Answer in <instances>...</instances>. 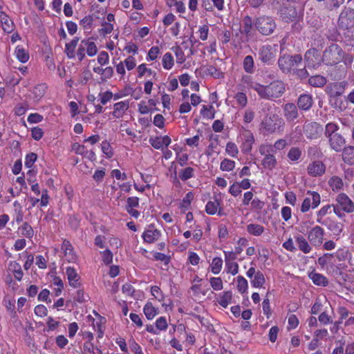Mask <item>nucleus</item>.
Wrapping results in <instances>:
<instances>
[{
  "label": "nucleus",
  "mask_w": 354,
  "mask_h": 354,
  "mask_svg": "<svg viewBox=\"0 0 354 354\" xmlns=\"http://www.w3.org/2000/svg\"><path fill=\"white\" fill-rule=\"evenodd\" d=\"M250 88L257 91L264 99L272 100L281 97L285 92V85L281 81H274L269 85L263 86L257 82H252Z\"/></svg>",
  "instance_id": "f257e3e1"
},
{
  "label": "nucleus",
  "mask_w": 354,
  "mask_h": 354,
  "mask_svg": "<svg viewBox=\"0 0 354 354\" xmlns=\"http://www.w3.org/2000/svg\"><path fill=\"white\" fill-rule=\"evenodd\" d=\"M278 66L285 74L292 73L295 68L302 63V57L300 54H283L278 59Z\"/></svg>",
  "instance_id": "f03ea898"
},
{
  "label": "nucleus",
  "mask_w": 354,
  "mask_h": 354,
  "mask_svg": "<svg viewBox=\"0 0 354 354\" xmlns=\"http://www.w3.org/2000/svg\"><path fill=\"white\" fill-rule=\"evenodd\" d=\"M344 55L342 48L337 44H333L324 50L322 61L326 65H335L342 60Z\"/></svg>",
  "instance_id": "7ed1b4c3"
},
{
  "label": "nucleus",
  "mask_w": 354,
  "mask_h": 354,
  "mask_svg": "<svg viewBox=\"0 0 354 354\" xmlns=\"http://www.w3.org/2000/svg\"><path fill=\"white\" fill-rule=\"evenodd\" d=\"M261 126L268 133H281L283 131L285 122L278 115L272 114L265 117Z\"/></svg>",
  "instance_id": "20e7f679"
},
{
  "label": "nucleus",
  "mask_w": 354,
  "mask_h": 354,
  "mask_svg": "<svg viewBox=\"0 0 354 354\" xmlns=\"http://www.w3.org/2000/svg\"><path fill=\"white\" fill-rule=\"evenodd\" d=\"M254 25L261 35L266 36L272 34L277 26L274 19L266 15L256 18Z\"/></svg>",
  "instance_id": "39448f33"
},
{
  "label": "nucleus",
  "mask_w": 354,
  "mask_h": 354,
  "mask_svg": "<svg viewBox=\"0 0 354 354\" xmlns=\"http://www.w3.org/2000/svg\"><path fill=\"white\" fill-rule=\"evenodd\" d=\"M277 50L271 45H263L258 52L259 59L264 64H271L275 59Z\"/></svg>",
  "instance_id": "423d86ee"
},
{
  "label": "nucleus",
  "mask_w": 354,
  "mask_h": 354,
  "mask_svg": "<svg viewBox=\"0 0 354 354\" xmlns=\"http://www.w3.org/2000/svg\"><path fill=\"white\" fill-rule=\"evenodd\" d=\"M320 202L321 197L317 192L308 191L306 193V196L301 204V212L305 213L307 212L310 207L315 209L318 207V205L320 204Z\"/></svg>",
  "instance_id": "0eeeda50"
},
{
  "label": "nucleus",
  "mask_w": 354,
  "mask_h": 354,
  "mask_svg": "<svg viewBox=\"0 0 354 354\" xmlns=\"http://www.w3.org/2000/svg\"><path fill=\"white\" fill-rule=\"evenodd\" d=\"M322 127L315 122H306L304 125V134L310 140L318 138L322 135Z\"/></svg>",
  "instance_id": "6e6552de"
},
{
  "label": "nucleus",
  "mask_w": 354,
  "mask_h": 354,
  "mask_svg": "<svg viewBox=\"0 0 354 354\" xmlns=\"http://www.w3.org/2000/svg\"><path fill=\"white\" fill-rule=\"evenodd\" d=\"M324 230L320 226L313 227L308 234V239L310 243L314 246H320L324 240Z\"/></svg>",
  "instance_id": "1a4fd4ad"
},
{
  "label": "nucleus",
  "mask_w": 354,
  "mask_h": 354,
  "mask_svg": "<svg viewBox=\"0 0 354 354\" xmlns=\"http://www.w3.org/2000/svg\"><path fill=\"white\" fill-rule=\"evenodd\" d=\"M306 170L309 176L312 177H319L325 174L326 165L322 161L315 160L309 163Z\"/></svg>",
  "instance_id": "9d476101"
},
{
  "label": "nucleus",
  "mask_w": 354,
  "mask_h": 354,
  "mask_svg": "<svg viewBox=\"0 0 354 354\" xmlns=\"http://www.w3.org/2000/svg\"><path fill=\"white\" fill-rule=\"evenodd\" d=\"M339 26L348 28L354 25V9L348 8L342 11L338 19Z\"/></svg>",
  "instance_id": "9b49d317"
},
{
  "label": "nucleus",
  "mask_w": 354,
  "mask_h": 354,
  "mask_svg": "<svg viewBox=\"0 0 354 354\" xmlns=\"http://www.w3.org/2000/svg\"><path fill=\"white\" fill-rule=\"evenodd\" d=\"M241 136L242 140L241 151L244 153H248L251 151L254 142V135L250 130H244Z\"/></svg>",
  "instance_id": "f8f14e48"
},
{
  "label": "nucleus",
  "mask_w": 354,
  "mask_h": 354,
  "mask_svg": "<svg viewBox=\"0 0 354 354\" xmlns=\"http://www.w3.org/2000/svg\"><path fill=\"white\" fill-rule=\"evenodd\" d=\"M281 17L283 21L290 23L297 21L298 19H302V15L298 13L296 8L294 6H288L281 10Z\"/></svg>",
  "instance_id": "ddd939ff"
},
{
  "label": "nucleus",
  "mask_w": 354,
  "mask_h": 354,
  "mask_svg": "<svg viewBox=\"0 0 354 354\" xmlns=\"http://www.w3.org/2000/svg\"><path fill=\"white\" fill-rule=\"evenodd\" d=\"M161 236V232L153 225H149L142 233V239L145 242L152 243L157 241Z\"/></svg>",
  "instance_id": "4468645a"
},
{
  "label": "nucleus",
  "mask_w": 354,
  "mask_h": 354,
  "mask_svg": "<svg viewBox=\"0 0 354 354\" xmlns=\"http://www.w3.org/2000/svg\"><path fill=\"white\" fill-rule=\"evenodd\" d=\"M306 66L308 68H317L320 63V59L318 56V51L315 48L308 50L305 55Z\"/></svg>",
  "instance_id": "2eb2a0df"
},
{
  "label": "nucleus",
  "mask_w": 354,
  "mask_h": 354,
  "mask_svg": "<svg viewBox=\"0 0 354 354\" xmlns=\"http://www.w3.org/2000/svg\"><path fill=\"white\" fill-rule=\"evenodd\" d=\"M336 201L344 212L347 213L354 212V203L346 194H339Z\"/></svg>",
  "instance_id": "dca6fc26"
},
{
  "label": "nucleus",
  "mask_w": 354,
  "mask_h": 354,
  "mask_svg": "<svg viewBox=\"0 0 354 354\" xmlns=\"http://www.w3.org/2000/svg\"><path fill=\"white\" fill-rule=\"evenodd\" d=\"M328 138L330 148L335 151H341L344 147L346 141L340 133H335Z\"/></svg>",
  "instance_id": "f3484780"
},
{
  "label": "nucleus",
  "mask_w": 354,
  "mask_h": 354,
  "mask_svg": "<svg viewBox=\"0 0 354 354\" xmlns=\"http://www.w3.org/2000/svg\"><path fill=\"white\" fill-rule=\"evenodd\" d=\"M61 250L63 251L64 258L66 261L74 263L77 261V257L73 252V246L68 241H63Z\"/></svg>",
  "instance_id": "a211bd4d"
},
{
  "label": "nucleus",
  "mask_w": 354,
  "mask_h": 354,
  "mask_svg": "<svg viewBox=\"0 0 354 354\" xmlns=\"http://www.w3.org/2000/svg\"><path fill=\"white\" fill-rule=\"evenodd\" d=\"M283 115L286 120L292 122L299 116L297 106L294 103H287L283 106Z\"/></svg>",
  "instance_id": "6ab92c4d"
},
{
  "label": "nucleus",
  "mask_w": 354,
  "mask_h": 354,
  "mask_svg": "<svg viewBox=\"0 0 354 354\" xmlns=\"http://www.w3.org/2000/svg\"><path fill=\"white\" fill-rule=\"evenodd\" d=\"M149 142L153 148L160 149L163 146L168 147L171 144V140L168 136H156L150 137Z\"/></svg>",
  "instance_id": "aec40b11"
},
{
  "label": "nucleus",
  "mask_w": 354,
  "mask_h": 354,
  "mask_svg": "<svg viewBox=\"0 0 354 354\" xmlns=\"http://www.w3.org/2000/svg\"><path fill=\"white\" fill-rule=\"evenodd\" d=\"M313 104L312 96L309 94H302L297 100V106L302 111L309 110Z\"/></svg>",
  "instance_id": "412c9836"
},
{
  "label": "nucleus",
  "mask_w": 354,
  "mask_h": 354,
  "mask_svg": "<svg viewBox=\"0 0 354 354\" xmlns=\"http://www.w3.org/2000/svg\"><path fill=\"white\" fill-rule=\"evenodd\" d=\"M66 274L71 286L77 288L80 286V277L77 273L76 270L73 267H67L66 269Z\"/></svg>",
  "instance_id": "4be33fe9"
},
{
  "label": "nucleus",
  "mask_w": 354,
  "mask_h": 354,
  "mask_svg": "<svg viewBox=\"0 0 354 354\" xmlns=\"http://www.w3.org/2000/svg\"><path fill=\"white\" fill-rule=\"evenodd\" d=\"M129 103L128 100L122 101L115 103L113 105V115L114 118H120L122 117L125 111L129 109Z\"/></svg>",
  "instance_id": "5701e85b"
},
{
  "label": "nucleus",
  "mask_w": 354,
  "mask_h": 354,
  "mask_svg": "<svg viewBox=\"0 0 354 354\" xmlns=\"http://www.w3.org/2000/svg\"><path fill=\"white\" fill-rule=\"evenodd\" d=\"M295 242L299 249L305 254H308L312 250V247L308 241L301 235L295 237Z\"/></svg>",
  "instance_id": "b1692460"
},
{
  "label": "nucleus",
  "mask_w": 354,
  "mask_h": 354,
  "mask_svg": "<svg viewBox=\"0 0 354 354\" xmlns=\"http://www.w3.org/2000/svg\"><path fill=\"white\" fill-rule=\"evenodd\" d=\"M309 278L317 286H326L328 284L327 278L322 274L311 272L308 274Z\"/></svg>",
  "instance_id": "393cba45"
},
{
  "label": "nucleus",
  "mask_w": 354,
  "mask_h": 354,
  "mask_svg": "<svg viewBox=\"0 0 354 354\" xmlns=\"http://www.w3.org/2000/svg\"><path fill=\"white\" fill-rule=\"evenodd\" d=\"M79 41V38L75 37H74L69 43H66L65 45L64 53L66 54L67 57L69 59L75 58V50L77 47V43Z\"/></svg>",
  "instance_id": "a878e982"
},
{
  "label": "nucleus",
  "mask_w": 354,
  "mask_h": 354,
  "mask_svg": "<svg viewBox=\"0 0 354 354\" xmlns=\"http://www.w3.org/2000/svg\"><path fill=\"white\" fill-rule=\"evenodd\" d=\"M343 160L348 165H354V147L348 146L343 148Z\"/></svg>",
  "instance_id": "bb28decb"
},
{
  "label": "nucleus",
  "mask_w": 354,
  "mask_h": 354,
  "mask_svg": "<svg viewBox=\"0 0 354 354\" xmlns=\"http://www.w3.org/2000/svg\"><path fill=\"white\" fill-rule=\"evenodd\" d=\"M84 47L85 48V51L88 56L93 57L97 53V48L95 44L90 39H83L81 41Z\"/></svg>",
  "instance_id": "cd10ccee"
},
{
  "label": "nucleus",
  "mask_w": 354,
  "mask_h": 354,
  "mask_svg": "<svg viewBox=\"0 0 354 354\" xmlns=\"http://www.w3.org/2000/svg\"><path fill=\"white\" fill-rule=\"evenodd\" d=\"M331 213V206L330 205H325L322 207L317 212V222L322 225H327V221L329 220L327 218L326 220H323V217L326 214Z\"/></svg>",
  "instance_id": "c85d7f7f"
},
{
  "label": "nucleus",
  "mask_w": 354,
  "mask_h": 354,
  "mask_svg": "<svg viewBox=\"0 0 354 354\" xmlns=\"http://www.w3.org/2000/svg\"><path fill=\"white\" fill-rule=\"evenodd\" d=\"M9 270L13 273L14 277L17 280H21L24 273L19 263L16 261H11L9 263Z\"/></svg>",
  "instance_id": "c756f323"
},
{
  "label": "nucleus",
  "mask_w": 354,
  "mask_h": 354,
  "mask_svg": "<svg viewBox=\"0 0 354 354\" xmlns=\"http://www.w3.org/2000/svg\"><path fill=\"white\" fill-rule=\"evenodd\" d=\"M275 156L271 154H267L262 160V165L265 169L272 170L277 165Z\"/></svg>",
  "instance_id": "7c9ffc66"
},
{
  "label": "nucleus",
  "mask_w": 354,
  "mask_h": 354,
  "mask_svg": "<svg viewBox=\"0 0 354 354\" xmlns=\"http://www.w3.org/2000/svg\"><path fill=\"white\" fill-rule=\"evenodd\" d=\"M326 225L328 227V230H330L335 236H339L343 231L344 225L341 223L328 220L327 221V225Z\"/></svg>",
  "instance_id": "2f4dec72"
},
{
  "label": "nucleus",
  "mask_w": 354,
  "mask_h": 354,
  "mask_svg": "<svg viewBox=\"0 0 354 354\" xmlns=\"http://www.w3.org/2000/svg\"><path fill=\"white\" fill-rule=\"evenodd\" d=\"M334 254L330 253H326L317 259V263L324 268L328 265H334L333 262Z\"/></svg>",
  "instance_id": "473e14b6"
},
{
  "label": "nucleus",
  "mask_w": 354,
  "mask_h": 354,
  "mask_svg": "<svg viewBox=\"0 0 354 354\" xmlns=\"http://www.w3.org/2000/svg\"><path fill=\"white\" fill-rule=\"evenodd\" d=\"M47 86L46 84H37L32 91L34 98L36 101H39L46 93Z\"/></svg>",
  "instance_id": "72a5a7b5"
},
{
  "label": "nucleus",
  "mask_w": 354,
  "mask_h": 354,
  "mask_svg": "<svg viewBox=\"0 0 354 354\" xmlns=\"http://www.w3.org/2000/svg\"><path fill=\"white\" fill-rule=\"evenodd\" d=\"M308 156L311 159H319L323 156V153L317 145H313L308 147Z\"/></svg>",
  "instance_id": "f704fd0d"
},
{
  "label": "nucleus",
  "mask_w": 354,
  "mask_h": 354,
  "mask_svg": "<svg viewBox=\"0 0 354 354\" xmlns=\"http://www.w3.org/2000/svg\"><path fill=\"white\" fill-rule=\"evenodd\" d=\"M0 23H1L2 25H5V26H3L5 31L9 32L12 30L13 23L3 12H0Z\"/></svg>",
  "instance_id": "c9c22d12"
},
{
  "label": "nucleus",
  "mask_w": 354,
  "mask_h": 354,
  "mask_svg": "<svg viewBox=\"0 0 354 354\" xmlns=\"http://www.w3.org/2000/svg\"><path fill=\"white\" fill-rule=\"evenodd\" d=\"M328 185L333 191H338L342 189L344 183L338 176H333L328 180Z\"/></svg>",
  "instance_id": "e433bc0d"
},
{
  "label": "nucleus",
  "mask_w": 354,
  "mask_h": 354,
  "mask_svg": "<svg viewBox=\"0 0 354 354\" xmlns=\"http://www.w3.org/2000/svg\"><path fill=\"white\" fill-rule=\"evenodd\" d=\"M232 292L231 291H225L220 297L218 302L222 307L227 308V306L232 302Z\"/></svg>",
  "instance_id": "4c0bfd02"
},
{
  "label": "nucleus",
  "mask_w": 354,
  "mask_h": 354,
  "mask_svg": "<svg viewBox=\"0 0 354 354\" xmlns=\"http://www.w3.org/2000/svg\"><path fill=\"white\" fill-rule=\"evenodd\" d=\"M243 67L245 72L252 73L254 72V62L252 56L247 55L243 62Z\"/></svg>",
  "instance_id": "58836bf2"
},
{
  "label": "nucleus",
  "mask_w": 354,
  "mask_h": 354,
  "mask_svg": "<svg viewBox=\"0 0 354 354\" xmlns=\"http://www.w3.org/2000/svg\"><path fill=\"white\" fill-rule=\"evenodd\" d=\"M265 282L266 279L263 274L260 271H257L254 277L251 281V284L254 288H261L263 286Z\"/></svg>",
  "instance_id": "ea45409f"
},
{
  "label": "nucleus",
  "mask_w": 354,
  "mask_h": 354,
  "mask_svg": "<svg viewBox=\"0 0 354 354\" xmlns=\"http://www.w3.org/2000/svg\"><path fill=\"white\" fill-rule=\"evenodd\" d=\"M247 231L254 236H259L263 232L264 227L259 224L251 223L248 225Z\"/></svg>",
  "instance_id": "a19ab883"
},
{
  "label": "nucleus",
  "mask_w": 354,
  "mask_h": 354,
  "mask_svg": "<svg viewBox=\"0 0 354 354\" xmlns=\"http://www.w3.org/2000/svg\"><path fill=\"white\" fill-rule=\"evenodd\" d=\"M308 82L313 86L321 87L326 83V80L323 76L314 75L309 78Z\"/></svg>",
  "instance_id": "79ce46f5"
},
{
  "label": "nucleus",
  "mask_w": 354,
  "mask_h": 354,
  "mask_svg": "<svg viewBox=\"0 0 354 354\" xmlns=\"http://www.w3.org/2000/svg\"><path fill=\"white\" fill-rule=\"evenodd\" d=\"M171 50L175 53L177 64H183L186 60V57L182 48L179 46H174Z\"/></svg>",
  "instance_id": "37998d69"
},
{
  "label": "nucleus",
  "mask_w": 354,
  "mask_h": 354,
  "mask_svg": "<svg viewBox=\"0 0 354 354\" xmlns=\"http://www.w3.org/2000/svg\"><path fill=\"white\" fill-rule=\"evenodd\" d=\"M301 150L296 147L290 149L287 156L290 161H297L301 156Z\"/></svg>",
  "instance_id": "c03bdc74"
},
{
  "label": "nucleus",
  "mask_w": 354,
  "mask_h": 354,
  "mask_svg": "<svg viewBox=\"0 0 354 354\" xmlns=\"http://www.w3.org/2000/svg\"><path fill=\"white\" fill-rule=\"evenodd\" d=\"M194 176V169L192 167H187L179 171V178L183 181H185Z\"/></svg>",
  "instance_id": "a18cd8bd"
},
{
  "label": "nucleus",
  "mask_w": 354,
  "mask_h": 354,
  "mask_svg": "<svg viewBox=\"0 0 354 354\" xmlns=\"http://www.w3.org/2000/svg\"><path fill=\"white\" fill-rule=\"evenodd\" d=\"M223 266V260L220 257H214L212 260V264L210 266L211 271L215 274H218Z\"/></svg>",
  "instance_id": "49530a36"
},
{
  "label": "nucleus",
  "mask_w": 354,
  "mask_h": 354,
  "mask_svg": "<svg viewBox=\"0 0 354 354\" xmlns=\"http://www.w3.org/2000/svg\"><path fill=\"white\" fill-rule=\"evenodd\" d=\"M254 23V21H253L250 16H245L243 19V32L245 35H249L251 32Z\"/></svg>",
  "instance_id": "de8ad7c7"
},
{
  "label": "nucleus",
  "mask_w": 354,
  "mask_h": 354,
  "mask_svg": "<svg viewBox=\"0 0 354 354\" xmlns=\"http://www.w3.org/2000/svg\"><path fill=\"white\" fill-rule=\"evenodd\" d=\"M19 231L21 235L27 238H31L34 235V231L28 223H24L21 227H19Z\"/></svg>",
  "instance_id": "09e8293b"
},
{
  "label": "nucleus",
  "mask_w": 354,
  "mask_h": 354,
  "mask_svg": "<svg viewBox=\"0 0 354 354\" xmlns=\"http://www.w3.org/2000/svg\"><path fill=\"white\" fill-rule=\"evenodd\" d=\"M174 64L172 55L170 53H166L162 57V66L165 69H171Z\"/></svg>",
  "instance_id": "8fccbe9b"
},
{
  "label": "nucleus",
  "mask_w": 354,
  "mask_h": 354,
  "mask_svg": "<svg viewBox=\"0 0 354 354\" xmlns=\"http://www.w3.org/2000/svg\"><path fill=\"white\" fill-rule=\"evenodd\" d=\"M15 54L17 58L22 63L26 62L29 59L28 53L25 50L24 48L17 46L15 49Z\"/></svg>",
  "instance_id": "3c124183"
},
{
  "label": "nucleus",
  "mask_w": 354,
  "mask_h": 354,
  "mask_svg": "<svg viewBox=\"0 0 354 354\" xmlns=\"http://www.w3.org/2000/svg\"><path fill=\"white\" fill-rule=\"evenodd\" d=\"M144 313L148 319H152L157 314L156 308L151 303H147L143 309Z\"/></svg>",
  "instance_id": "603ef678"
},
{
  "label": "nucleus",
  "mask_w": 354,
  "mask_h": 354,
  "mask_svg": "<svg viewBox=\"0 0 354 354\" xmlns=\"http://www.w3.org/2000/svg\"><path fill=\"white\" fill-rule=\"evenodd\" d=\"M235 167V162L234 160L225 158L221 162L220 169L224 171H232Z\"/></svg>",
  "instance_id": "864d4df0"
},
{
  "label": "nucleus",
  "mask_w": 354,
  "mask_h": 354,
  "mask_svg": "<svg viewBox=\"0 0 354 354\" xmlns=\"http://www.w3.org/2000/svg\"><path fill=\"white\" fill-rule=\"evenodd\" d=\"M248 288V281L242 276L237 277V290L241 294L245 293Z\"/></svg>",
  "instance_id": "5fc2aeb1"
},
{
  "label": "nucleus",
  "mask_w": 354,
  "mask_h": 354,
  "mask_svg": "<svg viewBox=\"0 0 354 354\" xmlns=\"http://www.w3.org/2000/svg\"><path fill=\"white\" fill-rule=\"evenodd\" d=\"M218 205L219 202L217 199L214 201H209L206 205L205 211L208 214L214 215L216 213Z\"/></svg>",
  "instance_id": "6e6d98bb"
},
{
  "label": "nucleus",
  "mask_w": 354,
  "mask_h": 354,
  "mask_svg": "<svg viewBox=\"0 0 354 354\" xmlns=\"http://www.w3.org/2000/svg\"><path fill=\"white\" fill-rule=\"evenodd\" d=\"M345 0H326L325 8L328 10H333L339 8Z\"/></svg>",
  "instance_id": "4d7b16f0"
},
{
  "label": "nucleus",
  "mask_w": 354,
  "mask_h": 354,
  "mask_svg": "<svg viewBox=\"0 0 354 354\" xmlns=\"http://www.w3.org/2000/svg\"><path fill=\"white\" fill-rule=\"evenodd\" d=\"M234 99L236 100L237 104L241 106V108H244L248 104V97L245 93L243 92H239L235 95Z\"/></svg>",
  "instance_id": "13d9d810"
},
{
  "label": "nucleus",
  "mask_w": 354,
  "mask_h": 354,
  "mask_svg": "<svg viewBox=\"0 0 354 354\" xmlns=\"http://www.w3.org/2000/svg\"><path fill=\"white\" fill-rule=\"evenodd\" d=\"M225 151L227 153L228 155L233 158L237 157V155L239 153V149L237 146L234 142H228L226 145Z\"/></svg>",
  "instance_id": "bf43d9fd"
},
{
  "label": "nucleus",
  "mask_w": 354,
  "mask_h": 354,
  "mask_svg": "<svg viewBox=\"0 0 354 354\" xmlns=\"http://www.w3.org/2000/svg\"><path fill=\"white\" fill-rule=\"evenodd\" d=\"M339 127L334 123H328L326 126L325 135L327 138L332 136L335 133H339L337 132Z\"/></svg>",
  "instance_id": "052dcab7"
},
{
  "label": "nucleus",
  "mask_w": 354,
  "mask_h": 354,
  "mask_svg": "<svg viewBox=\"0 0 354 354\" xmlns=\"http://www.w3.org/2000/svg\"><path fill=\"white\" fill-rule=\"evenodd\" d=\"M205 73L207 75H212L214 77L218 78V79L223 77V73L213 66H209L206 69Z\"/></svg>",
  "instance_id": "680f3d73"
},
{
  "label": "nucleus",
  "mask_w": 354,
  "mask_h": 354,
  "mask_svg": "<svg viewBox=\"0 0 354 354\" xmlns=\"http://www.w3.org/2000/svg\"><path fill=\"white\" fill-rule=\"evenodd\" d=\"M113 68L111 66L104 68L103 74L100 77L101 82H105L107 80L111 79L113 75Z\"/></svg>",
  "instance_id": "e2e57ef3"
},
{
  "label": "nucleus",
  "mask_w": 354,
  "mask_h": 354,
  "mask_svg": "<svg viewBox=\"0 0 354 354\" xmlns=\"http://www.w3.org/2000/svg\"><path fill=\"white\" fill-rule=\"evenodd\" d=\"M210 284L214 290H221L223 289V281L220 277H212Z\"/></svg>",
  "instance_id": "0e129e2a"
},
{
  "label": "nucleus",
  "mask_w": 354,
  "mask_h": 354,
  "mask_svg": "<svg viewBox=\"0 0 354 354\" xmlns=\"http://www.w3.org/2000/svg\"><path fill=\"white\" fill-rule=\"evenodd\" d=\"M37 158V156L35 153H30L26 156L25 166L28 168L32 167Z\"/></svg>",
  "instance_id": "69168bd1"
},
{
  "label": "nucleus",
  "mask_w": 354,
  "mask_h": 354,
  "mask_svg": "<svg viewBox=\"0 0 354 354\" xmlns=\"http://www.w3.org/2000/svg\"><path fill=\"white\" fill-rule=\"evenodd\" d=\"M225 266L227 272L231 273L232 275H235L239 272V265L235 262H225Z\"/></svg>",
  "instance_id": "338daca9"
},
{
  "label": "nucleus",
  "mask_w": 354,
  "mask_h": 354,
  "mask_svg": "<svg viewBox=\"0 0 354 354\" xmlns=\"http://www.w3.org/2000/svg\"><path fill=\"white\" fill-rule=\"evenodd\" d=\"M93 21V17L91 15H88L80 20V24L84 29H90L92 26Z\"/></svg>",
  "instance_id": "774afa93"
}]
</instances>
